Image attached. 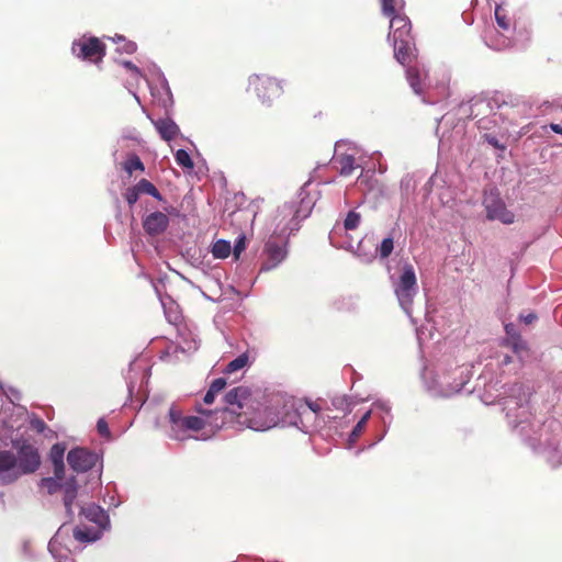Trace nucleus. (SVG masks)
Returning <instances> with one entry per match:
<instances>
[{"label":"nucleus","instance_id":"obj_1","mask_svg":"<svg viewBox=\"0 0 562 562\" xmlns=\"http://www.w3.org/2000/svg\"><path fill=\"white\" fill-rule=\"evenodd\" d=\"M306 412V407L293 396L276 393L265 402L251 409L250 414L243 415L237 425L256 431H266L279 424L299 427V414Z\"/></svg>","mask_w":562,"mask_h":562},{"label":"nucleus","instance_id":"obj_2","mask_svg":"<svg viewBox=\"0 0 562 562\" xmlns=\"http://www.w3.org/2000/svg\"><path fill=\"white\" fill-rule=\"evenodd\" d=\"M13 450H0V484L9 485L40 469L41 454L27 440H14Z\"/></svg>","mask_w":562,"mask_h":562},{"label":"nucleus","instance_id":"obj_3","mask_svg":"<svg viewBox=\"0 0 562 562\" xmlns=\"http://www.w3.org/2000/svg\"><path fill=\"white\" fill-rule=\"evenodd\" d=\"M263 395L259 390H252L249 386L239 385L229 390L225 395L226 407L217 411L224 425L226 423L239 424L241 414L247 415L260 404Z\"/></svg>","mask_w":562,"mask_h":562},{"label":"nucleus","instance_id":"obj_4","mask_svg":"<svg viewBox=\"0 0 562 562\" xmlns=\"http://www.w3.org/2000/svg\"><path fill=\"white\" fill-rule=\"evenodd\" d=\"M389 41L393 42L394 57L403 65H408L415 58V44L411 34V22L405 15H394L390 23Z\"/></svg>","mask_w":562,"mask_h":562},{"label":"nucleus","instance_id":"obj_5","mask_svg":"<svg viewBox=\"0 0 562 562\" xmlns=\"http://www.w3.org/2000/svg\"><path fill=\"white\" fill-rule=\"evenodd\" d=\"M394 293L403 311L411 315L414 297L417 293V279L412 265L403 266L401 276L393 281Z\"/></svg>","mask_w":562,"mask_h":562},{"label":"nucleus","instance_id":"obj_6","mask_svg":"<svg viewBox=\"0 0 562 562\" xmlns=\"http://www.w3.org/2000/svg\"><path fill=\"white\" fill-rule=\"evenodd\" d=\"M71 52L79 59L99 64L105 55V47L98 37L83 35L72 42Z\"/></svg>","mask_w":562,"mask_h":562},{"label":"nucleus","instance_id":"obj_7","mask_svg":"<svg viewBox=\"0 0 562 562\" xmlns=\"http://www.w3.org/2000/svg\"><path fill=\"white\" fill-rule=\"evenodd\" d=\"M483 205L488 221H499L505 225H509L515 222V214L506 207L505 202L496 190L485 192Z\"/></svg>","mask_w":562,"mask_h":562},{"label":"nucleus","instance_id":"obj_8","mask_svg":"<svg viewBox=\"0 0 562 562\" xmlns=\"http://www.w3.org/2000/svg\"><path fill=\"white\" fill-rule=\"evenodd\" d=\"M463 372L457 370L452 373L454 382H450L451 376L447 374L437 375L431 382H427L428 390L436 396H451L462 390L467 379L462 376Z\"/></svg>","mask_w":562,"mask_h":562},{"label":"nucleus","instance_id":"obj_9","mask_svg":"<svg viewBox=\"0 0 562 562\" xmlns=\"http://www.w3.org/2000/svg\"><path fill=\"white\" fill-rule=\"evenodd\" d=\"M146 80L150 90L153 104L161 108L165 115H168L169 109L172 106V95L167 80L160 72H157L155 78Z\"/></svg>","mask_w":562,"mask_h":562},{"label":"nucleus","instance_id":"obj_10","mask_svg":"<svg viewBox=\"0 0 562 562\" xmlns=\"http://www.w3.org/2000/svg\"><path fill=\"white\" fill-rule=\"evenodd\" d=\"M249 85L254 87L257 95L263 103L270 102L273 98L281 94V86L270 77H260L254 75L249 79Z\"/></svg>","mask_w":562,"mask_h":562},{"label":"nucleus","instance_id":"obj_11","mask_svg":"<svg viewBox=\"0 0 562 562\" xmlns=\"http://www.w3.org/2000/svg\"><path fill=\"white\" fill-rule=\"evenodd\" d=\"M196 411L201 416H188L189 431H198L205 427L220 429L224 426L217 411H205L201 407H198Z\"/></svg>","mask_w":562,"mask_h":562},{"label":"nucleus","instance_id":"obj_12","mask_svg":"<svg viewBox=\"0 0 562 562\" xmlns=\"http://www.w3.org/2000/svg\"><path fill=\"white\" fill-rule=\"evenodd\" d=\"M98 454L83 448H75L68 452L67 461L76 472H87L98 462Z\"/></svg>","mask_w":562,"mask_h":562},{"label":"nucleus","instance_id":"obj_13","mask_svg":"<svg viewBox=\"0 0 562 562\" xmlns=\"http://www.w3.org/2000/svg\"><path fill=\"white\" fill-rule=\"evenodd\" d=\"M176 351H195L200 348V339L193 327L187 323H183L176 326Z\"/></svg>","mask_w":562,"mask_h":562},{"label":"nucleus","instance_id":"obj_14","mask_svg":"<svg viewBox=\"0 0 562 562\" xmlns=\"http://www.w3.org/2000/svg\"><path fill=\"white\" fill-rule=\"evenodd\" d=\"M69 537V528L61 526L48 543V550L56 562H74L69 557V549L66 548V539Z\"/></svg>","mask_w":562,"mask_h":562},{"label":"nucleus","instance_id":"obj_15","mask_svg":"<svg viewBox=\"0 0 562 562\" xmlns=\"http://www.w3.org/2000/svg\"><path fill=\"white\" fill-rule=\"evenodd\" d=\"M346 146L344 142H338L335 147L333 162L341 176H350L360 166L356 161L353 153L342 151Z\"/></svg>","mask_w":562,"mask_h":562},{"label":"nucleus","instance_id":"obj_16","mask_svg":"<svg viewBox=\"0 0 562 562\" xmlns=\"http://www.w3.org/2000/svg\"><path fill=\"white\" fill-rule=\"evenodd\" d=\"M265 260L261 271H269L278 267L286 257V249L283 244L269 239L265 246Z\"/></svg>","mask_w":562,"mask_h":562},{"label":"nucleus","instance_id":"obj_17","mask_svg":"<svg viewBox=\"0 0 562 562\" xmlns=\"http://www.w3.org/2000/svg\"><path fill=\"white\" fill-rule=\"evenodd\" d=\"M169 423H170V431L169 436L176 440H184L189 438V423L188 416H183L181 411L171 406L169 408Z\"/></svg>","mask_w":562,"mask_h":562},{"label":"nucleus","instance_id":"obj_18","mask_svg":"<svg viewBox=\"0 0 562 562\" xmlns=\"http://www.w3.org/2000/svg\"><path fill=\"white\" fill-rule=\"evenodd\" d=\"M27 419L30 420L31 427L38 434H43L44 430L46 429V424L44 423V420L35 415L30 416L27 414L26 418H20V417L13 418L12 417V418L8 419L7 418V409H4L2 413H0V425H2L3 427H5L10 430H19L23 426L24 422Z\"/></svg>","mask_w":562,"mask_h":562},{"label":"nucleus","instance_id":"obj_19","mask_svg":"<svg viewBox=\"0 0 562 562\" xmlns=\"http://www.w3.org/2000/svg\"><path fill=\"white\" fill-rule=\"evenodd\" d=\"M168 214L164 210L151 212L143 221V228L153 236L162 234L169 225Z\"/></svg>","mask_w":562,"mask_h":562},{"label":"nucleus","instance_id":"obj_20","mask_svg":"<svg viewBox=\"0 0 562 562\" xmlns=\"http://www.w3.org/2000/svg\"><path fill=\"white\" fill-rule=\"evenodd\" d=\"M80 514L89 521L95 524L100 530H105L109 526V516L104 509L95 504H89L80 507Z\"/></svg>","mask_w":562,"mask_h":562},{"label":"nucleus","instance_id":"obj_21","mask_svg":"<svg viewBox=\"0 0 562 562\" xmlns=\"http://www.w3.org/2000/svg\"><path fill=\"white\" fill-rule=\"evenodd\" d=\"M147 116H148V119H150V121L155 125L157 132L159 133L161 138H164L165 140L172 139L179 133L178 125L171 119L159 117L157 120H154L151 113H148Z\"/></svg>","mask_w":562,"mask_h":562},{"label":"nucleus","instance_id":"obj_22","mask_svg":"<svg viewBox=\"0 0 562 562\" xmlns=\"http://www.w3.org/2000/svg\"><path fill=\"white\" fill-rule=\"evenodd\" d=\"M5 395L10 400V406L2 408V411L0 413H2L4 409H7V418L8 419H10L12 417L13 418H16V417L26 418L27 411L25 409V407L15 404V401H20V398H21L20 392L14 389H10L9 392H5Z\"/></svg>","mask_w":562,"mask_h":562},{"label":"nucleus","instance_id":"obj_23","mask_svg":"<svg viewBox=\"0 0 562 562\" xmlns=\"http://www.w3.org/2000/svg\"><path fill=\"white\" fill-rule=\"evenodd\" d=\"M161 305L169 324L176 327L184 323L179 305L171 297L161 299Z\"/></svg>","mask_w":562,"mask_h":562},{"label":"nucleus","instance_id":"obj_24","mask_svg":"<svg viewBox=\"0 0 562 562\" xmlns=\"http://www.w3.org/2000/svg\"><path fill=\"white\" fill-rule=\"evenodd\" d=\"M406 78L416 94L424 92L425 80L427 78V71L420 70L417 67L409 66L406 69Z\"/></svg>","mask_w":562,"mask_h":562},{"label":"nucleus","instance_id":"obj_25","mask_svg":"<svg viewBox=\"0 0 562 562\" xmlns=\"http://www.w3.org/2000/svg\"><path fill=\"white\" fill-rule=\"evenodd\" d=\"M66 451V447L64 443H55L50 448L49 458L54 465V475L58 479L64 477L65 464H64V454Z\"/></svg>","mask_w":562,"mask_h":562},{"label":"nucleus","instance_id":"obj_26","mask_svg":"<svg viewBox=\"0 0 562 562\" xmlns=\"http://www.w3.org/2000/svg\"><path fill=\"white\" fill-rule=\"evenodd\" d=\"M61 490L64 491V505L67 513L72 516L71 505L77 497V483L75 477H70L64 484Z\"/></svg>","mask_w":562,"mask_h":562},{"label":"nucleus","instance_id":"obj_27","mask_svg":"<svg viewBox=\"0 0 562 562\" xmlns=\"http://www.w3.org/2000/svg\"><path fill=\"white\" fill-rule=\"evenodd\" d=\"M74 538L79 542H93L101 537L102 530L94 528H75Z\"/></svg>","mask_w":562,"mask_h":562},{"label":"nucleus","instance_id":"obj_28","mask_svg":"<svg viewBox=\"0 0 562 562\" xmlns=\"http://www.w3.org/2000/svg\"><path fill=\"white\" fill-rule=\"evenodd\" d=\"M143 194H147L156 199L157 201L162 203L161 209L167 213H172L173 207L167 203V201L162 198L158 189L148 180L143 179Z\"/></svg>","mask_w":562,"mask_h":562},{"label":"nucleus","instance_id":"obj_29","mask_svg":"<svg viewBox=\"0 0 562 562\" xmlns=\"http://www.w3.org/2000/svg\"><path fill=\"white\" fill-rule=\"evenodd\" d=\"M139 373H140V364L136 357V358H134L133 361H131L128 369L125 373V380H126L127 389H128L130 393H133L136 382L138 380Z\"/></svg>","mask_w":562,"mask_h":562},{"label":"nucleus","instance_id":"obj_30","mask_svg":"<svg viewBox=\"0 0 562 562\" xmlns=\"http://www.w3.org/2000/svg\"><path fill=\"white\" fill-rule=\"evenodd\" d=\"M227 382L224 378L215 379L210 385L209 391L204 395L203 402L207 405L212 404L217 394H220L226 386Z\"/></svg>","mask_w":562,"mask_h":562},{"label":"nucleus","instance_id":"obj_31","mask_svg":"<svg viewBox=\"0 0 562 562\" xmlns=\"http://www.w3.org/2000/svg\"><path fill=\"white\" fill-rule=\"evenodd\" d=\"M127 155L128 158L121 164V169L125 173V177H123V181H125V178L130 179L132 177L133 171L140 170V158L136 154Z\"/></svg>","mask_w":562,"mask_h":562},{"label":"nucleus","instance_id":"obj_32","mask_svg":"<svg viewBox=\"0 0 562 562\" xmlns=\"http://www.w3.org/2000/svg\"><path fill=\"white\" fill-rule=\"evenodd\" d=\"M132 221H131V238H132V243H131V251H132V255H133V258L135 260V262L137 265H140L139 263V258H138V231H137V221H136V217H135V214L134 212L132 211Z\"/></svg>","mask_w":562,"mask_h":562},{"label":"nucleus","instance_id":"obj_33","mask_svg":"<svg viewBox=\"0 0 562 562\" xmlns=\"http://www.w3.org/2000/svg\"><path fill=\"white\" fill-rule=\"evenodd\" d=\"M123 196L128 206L133 210L134 204L138 201L140 196V181L134 183L132 187H128L126 191L123 193Z\"/></svg>","mask_w":562,"mask_h":562},{"label":"nucleus","instance_id":"obj_34","mask_svg":"<svg viewBox=\"0 0 562 562\" xmlns=\"http://www.w3.org/2000/svg\"><path fill=\"white\" fill-rule=\"evenodd\" d=\"M232 251L231 243L224 239L217 240L212 248V254L215 258L224 259L229 256Z\"/></svg>","mask_w":562,"mask_h":562},{"label":"nucleus","instance_id":"obj_35","mask_svg":"<svg viewBox=\"0 0 562 562\" xmlns=\"http://www.w3.org/2000/svg\"><path fill=\"white\" fill-rule=\"evenodd\" d=\"M249 362L247 353H240L236 359L231 361L224 369V373L231 374L245 368Z\"/></svg>","mask_w":562,"mask_h":562},{"label":"nucleus","instance_id":"obj_36","mask_svg":"<svg viewBox=\"0 0 562 562\" xmlns=\"http://www.w3.org/2000/svg\"><path fill=\"white\" fill-rule=\"evenodd\" d=\"M63 479H58L56 475L54 477H44L41 480V487L46 490L48 494H55L59 490H61L63 484L60 483Z\"/></svg>","mask_w":562,"mask_h":562},{"label":"nucleus","instance_id":"obj_37","mask_svg":"<svg viewBox=\"0 0 562 562\" xmlns=\"http://www.w3.org/2000/svg\"><path fill=\"white\" fill-rule=\"evenodd\" d=\"M382 12L384 15L393 18L395 11L401 10L404 7L403 0H381Z\"/></svg>","mask_w":562,"mask_h":562},{"label":"nucleus","instance_id":"obj_38","mask_svg":"<svg viewBox=\"0 0 562 562\" xmlns=\"http://www.w3.org/2000/svg\"><path fill=\"white\" fill-rule=\"evenodd\" d=\"M175 158L177 164L186 169H192L194 166L189 153L184 149H178Z\"/></svg>","mask_w":562,"mask_h":562},{"label":"nucleus","instance_id":"obj_39","mask_svg":"<svg viewBox=\"0 0 562 562\" xmlns=\"http://www.w3.org/2000/svg\"><path fill=\"white\" fill-rule=\"evenodd\" d=\"M361 222V215L356 211H350L344 222V227L346 231L356 229Z\"/></svg>","mask_w":562,"mask_h":562},{"label":"nucleus","instance_id":"obj_40","mask_svg":"<svg viewBox=\"0 0 562 562\" xmlns=\"http://www.w3.org/2000/svg\"><path fill=\"white\" fill-rule=\"evenodd\" d=\"M394 248V241L392 237L384 238L381 245L375 249L382 259L387 258Z\"/></svg>","mask_w":562,"mask_h":562},{"label":"nucleus","instance_id":"obj_41","mask_svg":"<svg viewBox=\"0 0 562 562\" xmlns=\"http://www.w3.org/2000/svg\"><path fill=\"white\" fill-rule=\"evenodd\" d=\"M495 19L501 29H503V30L509 29V20L506 18L505 14H503V10H502L501 5H496V8H495Z\"/></svg>","mask_w":562,"mask_h":562},{"label":"nucleus","instance_id":"obj_42","mask_svg":"<svg viewBox=\"0 0 562 562\" xmlns=\"http://www.w3.org/2000/svg\"><path fill=\"white\" fill-rule=\"evenodd\" d=\"M436 90L438 91L437 99H432L431 95L429 94L427 98L424 99V101L429 102V103H435L441 99H446L449 95L448 87L446 86V83H441V85L437 86Z\"/></svg>","mask_w":562,"mask_h":562},{"label":"nucleus","instance_id":"obj_43","mask_svg":"<svg viewBox=\"0 0 562 562\" xmlns=\"http://www.w3.org/2000/svg\"><path fill=\"white\" fill-rule=\"evenodd\" d=\"M114 42H122V47H117V50H124L127 54L134 53L137 49V45L133 42H126L123 36H117L116 40L113 38Z\"/></svg>","mask_w":562,"mask_h":562},{"label":"nucleus","instance_id":"obj_44","mask_svg":"<svg viewBox=\"0 0 562 562\" xmlns=\"http://www.w3.org/2000/svg\"><path fill=\"white\" fill-rule=\"evenodd\" d=\"M245 248H246L245 236H240L236 240L235 246H234V250H233V254H234L236 259L240 256V254L245 250Z\"/></svg>","mask_w":562,"mask_h":562},{"label":"nucleus","instance_id":"obj_45","mask_svg":"<svg viewBox=\"0 0 562 562\" xmlns=\"http://www.w3.org/2000/svg\"><path fill=\"white\" fill-rule=\"evenodd\" d=\"M299 401L302 404H304L305 407H306V412L299 414V418H300L299 425H300V424H302L303 416H305L307 414H311V413H317L321 409V407L317 404H314V403H304L301 400H299Z\"/></svg>","mask_w":562,"mask_h":562},{"label":"nucleus","instance_id":"obj_46","mask_svg":"<svg viewBox=\"0 0 562 562\" xmlns=\"http://www.w3.org/2000/svg\"><path fill=\"white\" fill-rule=\"evenodd\" d=\"M97 429H98V432L102 436V437H106V438H110V429H109V426H108V423L105 422L104 418H100L97 423Z\"/></svg>","mask_w":562,"mask_h":562},{"label":"nucleus","instance_id":"obj_47","mask_svg":"<svg viewBox=\"0 0 562 562\" xmlns=\"http://www.w3.org/2000/svg\"><path fill=\"white\" fill-rule=\"evenodd\" d=\"M538 319V316L536 313L533 312H527V313H521L519 315V321L521 323H524L525 325H531L533 324Z\"/></svg>","mask_w":562,"mask_h":562},{"label":"nucleus","instance_id":"obj_48","mask_svg":"<svg viewBox=\"0 0 562 562\" xmlns=\"http://www.w3.org/2000/svg\"><path fill=\"white\" fill-rule=\"evenodd\" d=\"M120 64L123 65V67L131 72V75L133 76V78H135V80L137 81L138 79V76H139V70L138 68L133 65L131 61H127V60H119Z\"/></svg>","mask_w":562,"mask_h":562},{"label":"nucleus","instance_id":"obj_49","mask_svg":"<svg viewBox=\"0 0 562 562\" xmlns=\"http://www.w3.org/2000/svg\"><path fill=\"white\" fill-rule=\"evenodd\" d=\"M364 427H366L364 422H363V420H359V422L357 423V425L355 426V428H353V430H352L351 435H350V439H351L352 441H355V440H356V439L361 435V432H362V430L364 429Z\"/></svg>","mask_w":562,"mask_h":562},{"label":"nucleus","instance_id":"obj_50","mask_svg":"<svg viewBox=\"0 0 562 562\" xmlns=\"http://www.w3.org/2000/svg\"><path fill=\"white\" fill-rule=\"evenodd\" d=\"M333 405L336 408L345 409L349 407V402L346 397H335L333 400Z\"/></svg>","mask_w":562,"mask_h":562},{"label":"nucleus","instance_id":"obj_51","mask_svg":"<svg viewBox=\"0 0 562 562\" xmlns=\"http://www.w3.org/2000/svg\"><path fill=\"white\" fill-rule=\"evenodd\" d=\"M485 140L488 144H491L493 147H495L497 149H501V150H505V146L502 145L495 136L486 134L485 135Z\"/></svg>","mask_w":562,"mask_h":562},{"label":"nucleus","instance_id":"obj_52","mask_svg":"<svg viewBox=\"0 0 562 562\" xmlns=\"http://www.w3.org/2000/svg\"><path fill=\"white\" fill-rule=\"evenodd\" d=\"M128 140H134V142L138 143V139L136 137H132L130 135L124 134L123 137L119 140L120 149L123 150L127 146L126 143Z\"/></svg>","mask_w":562,"mask_h":562},{"label":"nucleus","instance_id":"obj_53","mask_svg":"<svg viewBox=\"0 0 562 562\" xmlns=\"http://www.w3.org/2000/svg\"><path fill=\"white\" fill-rule=\"evenodd\" d=\"M364 243H366L364 240H361V241L358 244V247H357V255H358L359 257H363V260H366V261H368V262H369V261H371V260H372L373 255H372V254L367 255V254H362V252H361V249H362V246H363V244H364Z\"/></svg>","mask_w":562,"mask_h":562},{"label":"nucleus","instance_id":"obj_54","mask_svg":"<svg viewBox=\"0 0 562 562\" xmlns=\"http://www.w3.org/2000/svg\"><path fill=\"white\" fill-rule=\"evenodd\" d=\"M126 88L128 89V91L133 94V97L135 98V100L137 101L138 104H140V98L138 97L137 92L135 90H133L132 88V83L127 82L126 83Z\"/></svg>","mask_w":562,"mask_h":562},{"label":"nucleus","instance_id":"obj_55","mask_svg":"<svg viewBox=\"0 0 562 562\" xmlns=\"http://www.w3.org/2000/svg\"><path fill=\"white\" fill-rule=\"evenodd\" d=\"M505 330H506L507 335L513 336V337L515 336V325L506 324Z\"/></svg>","mask_w":562,"mask_h":562},{"label":"nucleus","instance_id":"obj_56","mask_svg":"<svg viewBox=\"0 0 562 562\" xmlns=\"http://www.w3.org/2000/svg\"><path fill=\"white\" fill-rule=\"evenodd\" d=\"M550 128H551L554 133H557V134H562V126H561V125H559V124H554V123H552V124L550 125Z\"/></svg>","mask_w":562,"mask_h":562},{"label":"nucleus","instance_id":"obj_57","mask_svg":"<svg viewBox=\"0 0 562 562\" xmlns=\"http://www.w3.org/2000/svg\"><path fill=\"white\" fill-rule=\"evenodd\" d=\"M364 182H367V177L364 175H361L358 179H357V183L359 186H362Z\"/></svg>","mask_w":562,"mask_h":562},{"label":"nucleus","instance_id":"obj_58","mask_svg":"<svg viewBox=\"0 0 562 562\" xmlns=\"http://www.w3.org/2000/svg\"><path fill=\"white\" fill-rule=\"evenodd\" d=\"M370 415H371V412L369 411V412H367V413L362 416V418H361L360 420H363V422H364V424L367 425V423H368V420H369V418H370Z\"/></svg>","mask_w":562,"mask_h":562},{"label":"nucleus","instance_id":"obj_59","mask_svg":"<svg viewBox=\"0 0 562 562\" xmlns=\"http://www.w3.org/2000/svg\"><path fill=\"white\" fill-rule=\"evenodd\" d=\"M378 405H379L381 408H383L385 412H389V411H390V407H389L386 404H384V403H380V404H378Z\"/></svg>","mask_w":562,"mask_h":562},{"label":"nucleus","instance_id":"obj_60","mask_svg":"<svg viewBox=\"0 0 562 562\" xmlns=\"http://www.w3.org/2000/svg\"><path fill=\"white\" fill-rule=\"evenodd\" d=\"M29 546H30L29 542L23 543V550H24L25 554H27Z\"/></svg>","mask_w":562,"mask_h":562},{"label":"nucleus","instance_id":"obj_61","mask_svg":"<svg viewBox=\"0 0 562 562\" xmlns=\"http://www.w3.org/2000/svg\"><path fill=\"white\" fill-rule=\"evenodd\" d=\"M114 160L117 162L119 159V149L113 154Z\"/></svg>","mask_w":562,"mask_h":562},{"label":"nucleus","instance_id":"obj_62","mask_svg":"<svg viewBox=\"0 0 562 562\" xmlns=\"http://www.w3.org/2000/svg\"><path fill=\"white\" fill-rule=\"evenodd\" d=\"M505 363L509 362V356H505V360H504Z\"/></svg>","mask_w":562,"mask_h":562}]
</instances>
